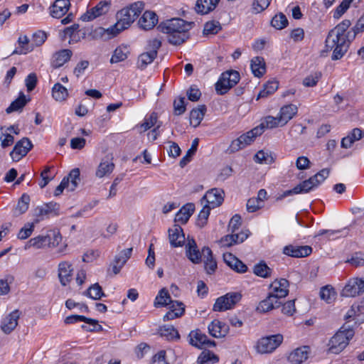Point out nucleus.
Wrapping results in <instances>:
<instances>
[{
	"label": "nucleus",
	"instance_id": "obj_51",
	"mask_svg": "<svg viewBox=\"0 0 364 364\" xmlns=\"http://www.w3.org/2000/svg\"><path fill=\"white\" fill-rule=\"evenodd\" d=\"M156 55L154 51H149L141 53L138 59L139 66L143 69L148 64H150L156 58Z\"/></svg>",
	"mask_w": 364,
	"mask_h": 364
},
{
	"label": "nucleus",
	"instance_id": "obj_10",
	"mask_svg": "<svg viewBox=\"0 0 364 364\" xmlns=\"http://www.w3.org/2000/svg\"><path fill=\"white\" fill-rule=\"evenodd\" d=\"M364 292V278H352L346 284L341 295L346 297H353Z\"/></svg>",
	"mask_w": 364,
	"mask_h": 364
},
{
	"label": "nucleus",
	"instance_id": "obj_58",
	"mask_svg": "<svg viewBox=\"0 0 364 364\" xmlns=\"http://www.w3.org/2000/svg\"><path fill=\"white\" fill-rule=\"evenodd\" d=\"M127 58V48H117L110 59L111 63H117L124 60Z\"/></svg>",
	"mask_w": 364,
	"mask_h": 364
},
{
	"label": "nucleus",
	"instance_id": "obj_11",
	"mask_svg": "<svg viewBox=\"0 0 364 364\" xmlns=\"http://www.w3.org/2000/svg\"><path fill=\"white\" fill-rule=\"evenodd\" d=\"M65 323L66 324L75 323L79 321H84L87 324L90 326L82 325V328L87 331H102V327L101 325L98 323V321L95 319L87 318L84 316L79 315H72L67 316L65 318Z\"/></svg>",
	"mask_w": 364,
	"mask_h": 364
},
{
	"label": "nucleus",
	"instance_id": "obj_48",
	"mask_svg": "<svg viewBox=\"0 0 364 364\" xmlns=\"http://www.w3.org/2000/svg\"><path fill=\"white\" fill-rule=\"evenodd\" d=\"M254 273L260 277L267 278L271 275L272 269H270L265 262H260L255 265Z\"/></svg>",
	"mask_w": 364,
	"mask_h": 364
},
{
	"label": "nucleus",
	"instance_id": "obj_2",
	"mask_svg": "<svg viewBox=\"0 0 364 364\" xmlns=\"http://www.w3.org/2000/svg\"><path fill=\"white\" fill-rule=\"evenodd\" d=\"M144 6L143 2L137 1L132 4L129 7L120 10L117 14V22L108 28L106 32L113 37L127 28L139 16L144 9Z\"/></svg>",
	"mask_w": 364,
	"mask_h": 364
},
{
	"label": "nucleus",
	"instance_id": "obj_22",
	"mask_svg": "<svg viewBox=\"0 0 364 364\" xmlns=\"http://www.w3.org/2000/svg\"><path fill=\"white\" fill-rule=\"evenodd\" d=\"M317 187L313 181L312 178H309L298 184L291 190H289L284 192V196H287L291 194H300L306 193L310 192L314 188Z\"/></svg>",
	"mask_w": 364,
	"mask_h": 364
},
{
	"label": "nucleus",
	"instance_id": "obj_24",
	"mask_svg": "<svg viewBox=\"0 0 364 364\" xmlns=\"http://www.w3.org/2000/svg\"><path fill=\"white\" fill-rule=\"evenodd\" d=\"M20 313L18 310L12 311L8 315L1 323V330L6 334L13 331L18 325Z\"/></svg>",
	"mask_w": 364,
	"mask_h": 364
},
{
	"label": "nucleus",
	"instance_id": "obj_63",
	"mask_svg": "<svg viewBox=\"0 0 364 364\" xmlns=\"http://www.w3.org/2000/svg\"><path fill=\"white\" fill-rule=\"evenodd\" d=\"M33 230L34 224L27 223L19 230L17 237L20 240H26L31 236Z\"/></svg>",
	"mask_w": 364,
	"mask_h": 364
},
{
	"label": "nucleus",
	"instance_id": "obj_56",
	"mask_svg": "<svg viewBox=\"0 0 364 364\" xmlns=\"http://www.w3.org/2000/svg\"><path fill=\"white\" fill-rule=\"evenodd\" d=\"M346 228H344L342 230H320L316 235L315 237H318L321 236H325L326 239L328 240H334L340 237V235L338 234L341 233L342 232L346 230Z\"/></svg>",
	"mask_w": 364,
	"mask_h": 364
},
{
	"label": "nucleus",
	"instance_id": "obj_45",
	"mask_svg": "<svg viewBox=\"0 0 364 364\" xmlns=\"http://www.w3.org/2000/svg\"><path fill=\"white\" fill-rule=\"evenodd\" d=\"M364 32V14L357 21L352 29L348 31V41H353L355 37Z\"/></svg>",
	"mask_w": 364,
	"mask_h": 364
},
{
	"label": "nucleus",
	"instance_id": "obj_37",
	"mask_svg": "<svg viewBox=\"0 0 364 364\" xmlns=\"http://www.w3.org/2000/svg\"><path fill=\"white\" fill-rule=\"evenodd\" d=\"M250 67L255 77L262 76L266 71L265 63L262 57L257 56L252 59Z\"/></svg>",
	"mask_w": 364,
	"mask_h": 364
},
{
	"label": "nucleus",
	"instance_id": "obj_50",
	"mask_svg": "<svg viewBox=\"0 0 364 364\" xmlns=\"http://www.w3.org/2000/svg\"><path fill=\"white\" fill-rule=\"evenodd\" d=\"M348 46L349 43L346 42L344 41H341V44H339V46H336L333 48V51L331 56V59L333 60H337L341 59L347 52Z\"/></svg>",
	"mask_w": 364,
	"mask_h": 364
},
{
	"label": "nucleus",
	"instance_id": "obj_49",
	"mask_svg": "<svg viewBox=\"0 0 364 364\" xmlns=\"http://www.w3.org/2000/svg\"><path fill=\"white\" fill-rule=\"evenodd\" d=\"M48 247H55L59 245L62 240V236L58 231L49 230L46 233Z\"/></svg>",
	"mask_w": 364,
	"mask_h": 364
},
{
	"label": "nucleus",
	"instance_id": "obj_42",
	"mask_svg": "<svg viewBox=\"0 0 364 364\" xmlns=\"http://www.w3.org/2000/svg\"><path fill=\"white\" fill-rule=\"evenodd\" d=\"M52 96L56 101L62 102L68 97V92L64 86L58 82L52 88Z\"/></svg>",
	"mask_w": 364,
	"mask_h": 364
},
{
	"label": "nucleus",
	"instance_id": "obj_53",
	"mask_svg": "<svg viewBox=\"0 0 364 364\" xmlns=\"http://www.w3.org/2000/svg\"><path fill=\"white\" fill-rule=\"evenodd\" d=\"M336 295V294L334 289L329 286L322 287L320 291L321 299L324 300L328 304H331L335 300Z\"/></svg>",
	"mask_w": 364,
	"mask_h": 364
},
{
	"label": "nucleus",
	"instance_id": "obj_64",
	"mask_svg": "<svg viewBox=\"0 0 364 364\" xmlns=\"http://www.w3.org/2000/svg\"><path fill=\"white\" fill-rule=\"evenodd\" d=\"M46 38V33L39 31L33 35L31 46H33V48L40 46L45 42Z\"/></svg>",
	"mask_w": 364,
	"mask_h": 364
},
{
	"label": "nucleus",
	"instance_id": "obj_32",
	"mask_svg": "<svg viewBox=\"0 0 364 364\" xmlns=\"http://www.w3.org/2000/svg\"><path fill=\"white\" fill-rule=\"evenodd\" d=\"M341 41H344L346 42L350 43L348 41V33L346 35H342L338 32H335L334 36L333 35V30L330 31L328 33L327 38L326 39V47L328 49L332 50L336 46H339L341 44Z\"/></svg>",
	"mask_w": 364,
	"mask_h": 364
},
{
	"label": "nucleus",
	"instance_id": "obj_6",
	"mask_svg": "<svg viewBox=\"0 0 364 364\" xmlns=\"http://www.w3.org/2000/svg\"><path fill=\"white\" fill-rule=\"evenodd\" d=\"M283 336L276 334L262 338L257 342V350L259 353H270L274 351L282 342Z\"/></svg>",
	"mask_w": 364,
	"mask_h": 364
},
{
	"label": "nucleus",
	"instance_id": "obj_15",
	"mask_svg": "<svg viewBox=\"0 0 364 364\" xmlns=\"http://www.w3.org/2000/svg\"><path fill=\"white\" fill-rule=\"evenodd\" d=\"M114 167L115 165L113 162V156L112 155H107L101 160L98 165L95 171V176L102 178L106 176H109L112 173Z\"/></svg>",
	"mask_w": 364,
	"mask_h": 364
},
{
	"label": "nucleus",
	"instance_id": "obj_29",
	"mask_svg": "<svg viewBox=\"0 0 364 364\" xmlns=\"http://www.w3.org/2000/svg\"><path fill=\"white\" fill-rule=\"evenodd\" d=\"M157 21V16L154 12L145 11L139 18L138 23L141 28L149 30L154 27Z\"/></svg>",
	"mask_w": 364,
	"mask_h": 364
},
{
	"label": "nucleus",
	"instance_id": "obj_35",
	"mask_svg": "<svg viewBox=\"0 0 364 364\" xmlns=\"http://www.w3.org/2000/svg\"><path fill=\"white\" fill-rule=\"evenodd\" d=\"M220 0H198L196 5V11L200 14H206L213 11Z\"/></svg>",
	"mask_w": 364,
	"mask_h": 364
},
{
	"label": "nucleus",
	"instance_id": "obj_61",
	"mask_svg": "<svg viewBox=\"0 0 364 364\" xmlns=\"http://www.w3.org/2000/svg\"><path fill=\"white\" fill-rule=\"evenodd\" d=\"M220 23L216 21L207 22L203 28V34H216L221 30Z\"/></svg>",
	"mask_w": 364,
	"mask_h": 364
},
{
	"label": "nucleus",
	"instance_id": "obj_41",
	"mask_svg": "<svg viewBox=\"0 0 364 364\" xmlns=\"http://www.w3.org/2000/svg\"><path fill=\"white\" fill-rule=\"evenodd\" d=\"M30 200V196L28 194L23 193L18 201L14 212V215L18 216L26 213L28 208Z\"/></svg>",
	"mask_w": 364,
	"mask_h": 364
},
{
	"label": "nucleus",
	"instance_id": "obj_14",
	"mask_svg": "<svg viewBox=\"0 0 364 364\" xmlns=\"http://www.w3.org/2000/svg\"><path fill=\"white\" fill-rule=\"evenodd\" d=\"M289 281L286 279L281 278L275 279L270 284L271 291L269 293L273 295L277 300L287 296L289 293Z\"/></svg>",
	"mask_w": 364,
	"mask_h": 364
},
{
	"label": "nucleus",
	"instance_id": "obj_33",
	"mask_svg": "<svg viewBox=\"0 0 364 364\" xmlns=\"http://www.w3.org/2000/svg\"><path fill=\"white\" fill-rule=\"evenodd\" d=\"M73 53L69 49H63L56 52L53 57L52 65L55 68L63 66L65 63L70 60Z\"/></svg>",
	"mask_w": 364,
	"mask_h": 364
},
{
	"label": "nucleus",
	"instance_id": "obj_28",
	"mask_svg": "<svg viewBox=\"0 0 364 364\" xmlns=\"http://www.w3.org/2000/svg\"><path fill=\"white\" fill-rule=\"evenodd\" d=\"M224 260L225 263L233 270L239 273H245L247 270V266L232 254H224Z\"/></svg>",
	"mask_w": 364,
	"mask_h": 364
},
{
	"label": "nucleus",
	"instance_id": "obj_27",
	"mask_svg": "<svg viewBox=\"0 0 364 364\" xmlns=\"http://www.w3.org/2000/svg\"><path fill=\"white\" fill-rule=\"evenodd\" d=\"M70 3L69 0H56L50 10V15L53 18H60L69 10Z\"/></svg>",
	"mask_w": 364,
	"mask_h": 364
},
{
	"label": "nucleus",
	"instance_id": "obj_12",
	"mask_svg": "<svg viewBox=\"0 0 364 364\" xmlns=\"http://www.w3.org/2000/svg\"><path fill=\"white\" fill-rule=\"evenodd\" d=\"M33 148V144L30 139L23 137L16 142L10 156L14 161H18Z\"/></svg>",
	"mask_w": 364,
	"mask_h": 364
},
{
	"label": "nucleus",
	"instance_id": "obj_44",
	"mask_svg": "<svg viewBox=\"0 0 364 364\" xmlns=\"http://www.w3.org/2000/svg\"><path fill=\"white\" fill-rule=\"evenodd\" d=\"M18 41L20 48L14 50L12 54H26L33 50V46L29 44V39L26 36H20Z\"/></svg>",
	"mask_w": 364,
	"mask_h": 364
},
{
	"label": "nucleus",
	"instance_id": "obj_36",
	"mask_svg": "<svg viewBox=\"0 0 364 364\" xmlns=\"http://www.w3.org/2000/svg\"><path fill=\"white\" fill-rule=\"evenodd\" d=\"M363 132L358 128L353 129L346 137L341 140V146L345 149L350 148L353 144L362 139Z\"/></svg>",
	"mask_w": 364,
	"mask_h": 364
},
{
	"label": "nucleus",
	"instance_id": "obj_47",
	"mask_svg": "<svg viewBox=\"0 0 364 364\" xmlns=\"http://www.w3.org/2000/svg\"><path fill=\"white\" fill-rule=\"evenodd\" d=\"M171 301V296L166 289L160 290L159 294L156 296L154 301V306H166Z\"/></svg>",
	"mask_w": 364,
	"mask_h": 364
},
{
	"label": "nucleus",
	"instance_id": "obj_4",
	"mask_svg": "<svg viewBox=\"0 0 364 364\" xmlns=\"http://www.w3.org/2000/svg\"><path fill=\"white\" fill-rule=\"evenodd\" d=\"M240 80V74L236 70H227L222 73L215 83V90L220 95H224Z\"/></svg>",
	"mask_w": 364,
	"mask_h": 364
},
{
	"label": "nucleus",
	"instance_id": "obj_23",
	"mask_svg": "<svg viewBox=\"0 0 364 364\" xmlns=\"http://www.w3.org/2000/svg\"><path fill=\"white\" fill-rule=\"evenodd\" d=\"M209 333L215 338H223L229 331V326L220 321L215 320L208 326Z\"/></svg>",
	"mask_w": 364,
	"mask_h": 364
},
{
	"label": "nucleus",
	"instance_id": "obj_26",
	"mask_svg": "<svg viewBox=\"0 0 364 364\" xmlns=\"http://www.w3.org/2000/svg\"><path fill=\"white\" fill-rule=\"evenodd\" d=\"M311 252V247L309 246H286L283 250V253L293 257H303L308 256Z\"/></svg>",
	"mask_w": 364,
	"mask_h": 364
},
{
	"label": "nucleus",
	"instance_id": "obj_60",
	"mask_svg": "<svg viewBox=\"0 0 364 364\" xmlns=\"http://www.w3.org/2000/svg\"><path fill=\"white\" fill-rule=\"evenodd\" d=\"M288 21L285 15L280 13L279 14L275 15L272 21V26L277 29H282L287 26Z\"/></svg>",
	"mask_w": 364,
	"mask_h": 364
},
{
	"label": "nucleus",
	"instance_id": "obj_30",
	"mask_svg": "<svg viewBox=\"0 0 364 364\" xmlns=\"http://www.w3.org/2000/svg\"><path fill=\"white\" fill-rule=\"evenodd\" d=\"M309 357V347L303 346L292 351L288 360L293 364H300L305 361Z\"/></svg>",
	"mask_w": 364,
	"mask_h": 364
},
{
	"label": "nucleus",
	"instance_id": "obj_25",
	"mask_svg": "<svg viewBox=\"0 0 364 364\" xmlns=\"http://www.w3.org/2000/svg\"><path fill=\"white\" fill-rule=\"evenodd\" d=\"M281 302L273 295L269 294L266 299L261 301L257 306V311L259 313H266L274 309L279 307Z\"/></svg>",
	"mask_w": 364,
	"mask_h": 364
},
{
	"label": "nucleus",
	"instance_id": "obj_1",
	"mask_svg": "<svg viewBox=\"0 0 364 364\" xmlns=\"http://www.w3.org/2000/svg\"><path fill=\"white\" fill-rule=\"evenodd\" d=\"M193 22H188L181 18H172L162 22L159 28L168 34V41L173 45H180L188 38V31L192 28Z\"/></svg>",
	"mask_w": 364,
	"mask_h": 364
},
{
	"label": "nucleus",
	"instance_id": "obj_19",
	"mask_svg": "<svg viewBox=\"0 0 364 364\" xmlns=\"http://www.w3.org/2000/svg\"><path fill=\"white\" fill-rule=\"evenodd\" d=\"M168 237L171 246L174 247H181L185 242V235L178 225H174L168 230Z\"/></svg>",
	"mask_w": 364,
	"mask_h": 364
},
{
	"label": "nucleus",
	"instance_id": "obj_17",
	"mask_svg": "<svg viewBox=\"0 0 364 364\" xmlns=\"http://www.w3.org/2000/svg\"><path fill=\"white\" fill-rule=\"evenodd\" d=\"M73 268L71 263L63 261L58 264V278L63 286L68 285L72 280Z\"/></svg>",
	"mask_w": 364,
	"mask_h": 364
},
{
	"label": "nucleus",
	"instance_id": "obj_57",
	"mask_svg": "<svg viewBox=\"0 0 364 364\" xmlns=\"http://www.w3.org/2000/svg\"><path fill=\"white\" fill-rule=\"evenodd\" d=\"M210 210L211 208L209 207L203 205L202 210L200 211L198 215L196 220L197 226L199 228H203L207 224Z\"/></svg>",
	"mask_w": 364,
	"mask_h": 364
},
{
	"label": "nucleus",
	"instance_id": "obj_38",
	"mask_svg": "<svg viewBox=\"0 0 364 364\" xmlns=\"http://www.w3.org/2000/svg\"><path fill=\"white\" fill-rule=\"evenodd\" d=\"M206 112L205 105H200L198 108L193 109L190 113V124L197 127L203 120Z\"/></svg>",
	"mask_w": 364,
	"mask_h": 364
},
{
	"label": "nucleus",
	"instance_id": "obj_18",
	"mask_svg": "<svg viewBox=\"0 0 364 364\" xmlns=\"http://www.w3.org/2000/svg\"><path fill=\"white\" fill-rule=\"evenodd\" d=\"M186 255L194 264H199L202 261V251H199L196 242L193 238H188V243L186 245Z\"/></svg>",
	"mask_w": 364,
	"mask_h": 364
},
{
	"label": "nucleus",
	"instance_id": "obj_9",
	"mask_svg": "<svg viewBox=\"0 0 364 364\" xmlns=\"http://www.w3.org/2000/svg\"><path fill=\"white\" fill-rule=\"evenodd\" d=\"M110 6V0L101 1L95 6L82 15L80 18L83 21H92L102 15L106 14L109 11Z\"/></svg>",
	"mask_w": 364,
	"mask_h": 364
},
{
	"label": "nucleus",
	"instance_id": "obj_31",
	"mask_svg": "<svg viewBox=\"0 0 364 364\" xmlns=\"http://www.w3.org/2000/svg\"><path fill=\"white\" fill-rule=\"evenodd\" d=\"M297 110V107L292 104L283 106L280 109V112L278 115L282 124H283V126L287 124V122L296 115Z\"/></svg>",
	"mask_w": 364,
	"mask_h": 364
},
{
	"label": "nucleus",
	"instance_id": "obj_3",
	"mask_svg": "<svg viewBox=\"0 0 364 364\" xmlns=\"http://www.w3.org/2000/svg\"><path fill=\"white\" fill-rule=\"evenodd\" d=\"M354 333V331L349 326H343L329 341V352L334 354L341 353L348 346Z\"/></svg>",
	"mask_w": 364,
	"mask_h": 364
},
{
	"label": "nucleus",
	"instance_id": "obj_7",
	"mask_svg": "<svg viewBox=\"0 0 364 364\" xmlns=\"http://www.w3.org/2000/svg\"><path fill=\"white\" fill-rule=\"evenodd\" d=\"M263 133L262 127H256L245 134H242L237 139L232 141L231 147L234 150H239L250 145L255 138Z\"/></svg>",
	"mask_w": 364,
	"mask_h": 364
},
{
	"label": "nucleus",
	"instance_id": "obj_13",
	"mask_svg": "<svg viewBox=\"0 0 364 364\" xmlns=\"http://www.w3.org/2000/svg\"><path fill=\"white\" fill-rule=\"evenodd\" d=\"M189 338L190 343L198 348L214 346L215 345V341L209 340L208 336L198 329L192 331L189 333Z\"/></svg>",
	"mask_w": 364,
	"mask_h": 364
},
{
	"label": "nucleus",
	"instance_id": "obj_34",
	"mask_svg": "<svg viewBox=\"0 0 364 364\" xmlns=\"http://www.w3.org/2000/svg\"><path fill=\"white\" fill-rule=\"evenodd\" d=\"M195 207L193 203H187L183 205L176 215L175 222L186 224L193 213Z\"/></svg>",
	"mask_w": 364,
	"mask_h": 364
},
{
	"label": "nucleus",
	"instance_id": "obj_21",
	"mask_svg": "<svg viewBox=\"0 0 364 364\" xmlns=\"http://www.w3.org/2000/svg\"><path fill=\"white\" fill-rule=\"evenodd\" d=\"M203 260L204 267L208 274H213L217 269V262L213 258L211 250L208 247H204L202 249Z\"/></svg>",
	"mask_w": 364,
	"mask_h": 364
},
{
	"label": "nucleus",
	"instance_id": "obj_20",
	"mask_svg": "<svg viewBox=\"0 0 364 364\" xmlns=\"http://www.w3.org/2000/svg\"><path fill=\"white\" fill-rule=\"evenodd\" d=\"M132 248H128L122 250L117 255L111 264L112 272L114 274H117L129 258L131 257Z\"/></svg>",
	"mask_w": 364,
	"mask_h": 364
},
{
	"label": "nucleus",
	"instance_id": "obj_16",
	"mask_svg": "<svg viewBox=\"0 0 364 364\" xmlns=\"http://www.w3.org/2000/svg\"><path fill=\"white\" fill-rule=\"evenodd\" d=\"M60 205L56 203H48L38 207L36 209V216L38 220H43L45 218L59 215Z\"/></svg>",
	"mask_w": 364,
	"mask_h": 364
},
{
	"label": "nucleus",
	"instance_id": "obj_59",
	"mask_svg": "<svg viewBox=\"0 0 364 364\" xmlns=\"http://www.w3.org/2000/svg\"><path fill=\"white\" fill-rule=\"evenodd\" d=\"M198 144V139H195L192 143L191 149L188 150L186 156H184L180 161L181 167H184L190 161L192 156L196 153Z\"/></svg>",
	"mask_w": 364,
	"mask_h": 364
},
{
	"label": "nucleus",
	"instance_id": "obj_46",
	"mask_svg": "<svg viewBox=\"0 0 364 364\" xmlns=\"http://www.w3.org/2000/svg\"><path fill=\"white\" fill-rule=\"evenodd\" d=\"M258 127H262L264 132L265 129H273L278 127H283V124H282L279 116H267Z\"/></svg>",
	"mask_w": 364,
	"mask_h": 364
},
{
	"label": "nucleus",
	"instance_id": "obj_43",
	"mask_svg": "<svg viewBox=\"0 0 364 364\" xmlns=\"http://www.w3.org/2000/svg\"><path fill=\"white\" fill-rule=\"evenodd\" d=\"M46 235H38L33 238H31L26 245L25 248L34 247L36 249H42L48 247Z\"/></svg>",
	"mask_w": 364,
	"mask_h": 364
},
{
	"label": "nucleus",
	"instance_id": "obj_39",
	"mask_svg": "<svg viewBox=\"0 0 364 364\" xmlns=\"http://www.w3.org/2000/svg\"><path fill=\"white\" fill-rule=\"evenodd\" d=\"M27 102L28 100L26 99V96L23 92H21L19 97L13 101L9 107L6 108V112L7 114H10L13 112H21Z\"/></svg>",
	"mask_w": 364,
	"mask_h": 364
},
{
	"label": "nucleus",
	"instance_id": "obj_40",
	"mask_svg": "<svg viewBox=\"0 0 364 364\" xmlns=\"http://www.w3.org/2000/svg\"><path fill=\"white\" fill-rule=\"evenodd\" d=\"M159 333L161 337H164L168 341L179 339L180 338L178 331L173 326H161L159 330Z\"/></svg>",
	"mask_w": 364,
	"mask_h": 364
},
{
	"label": "nucleus",
	"instance_id": "obj_8",
	"mask_svg": "<svg viewBox=\"0 0 364 364\" xmlns=\"http://www.w3.org/2000/svg\"><path fill=\"white\" fill-rule=\"evenodd\" d=\"M225 193L223 190L214 188L206 192L201 201H205L204 205L210 208H215L222 205L224 200Z\"/></svg>",
	"mask_w": 364,
	"mask_h": 364
},
{
	"label": "nucleus",
	"instance_id": "obj_52",
	"mask_svg": "<svg viewBox=\"0 0 364 364\" xmlns=\"http://www.w3.org/2000/svg\"><path fill=\"white\" fill-rule=\"evenodd\" d=\"M85 294L95 300H99L105 296L102 289L98 283H95L90 286L85 292Z\"/></svg>",
	"mask_w": 364,
	"mask_h": 364
},
{
	"label": "nucleus",
	"instance_id": "obj_62",
	"mask_svg": "<svg viewBox=\"0 0 364 364\" xmlns=\"http://www.w3.org/2000/svg\"><path fill=\"white\" fill-rule=\"evenodd\" d=\"M157 114L155 112H152L149 117H146L144 122L140 125V127L142 129V132H146L154 127L157 122Z\"/></svg>",
	"mask_w": 364,
	"mask_h": 364
},
{
	"label": "nucleus",
	"instance_id": "obj_54",
	"mask_svg": "<svg viewBox=\"0 0 364 364\" xmlns=\"http://www.w3.org/2000/svg\"><path fill=\"white\" fill-rule=\"evenodd\" d=\"M80 169L74 168L73 169L69 175L67 177H64L63 178H69V191H74L80 181Z\"/></svg>",
	"mask_w": 364,
	"mask_h": 364
},
{
	"label": "nucleus",
	"instance_id": "obj_55",
	"mask_svg": "<svg viewBox=\"0 0 364 364\" xmlns=\"http://www.w3.org/2000/svg\"><path fill=\"white\" fill-rule=\"evenodd\" d=\"M219 360L218 357L210 351L203 352L198 358V364H213Z\"/></svg>",
	"mask_w": 364,
	"mask_h": 364
},
{
	"label": "nucleus",
	"instance_id": "obj_5",
	"mask_svg": "<svg viewBox=\"0 0 364 364\" xmlns=\"http://www.w3.org/2000/svg\"><path fill=\"white\" fill-rule=\"evenodd\" d=\"M242 299L239 292H230L220 296L215 301L213 310L214 311H224L233 308Z\"/></svg>",
	"mask_w": 364,
	"mask_h": 364
}]
</instances>
